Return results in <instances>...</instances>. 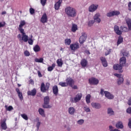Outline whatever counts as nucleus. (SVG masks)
<instances>
[{
  "label": "nucleus",
  "mask_w": 131,
  "mask_h": 131,
  "mask_svg": "<svg viewBox=\"0 0 131 131\" xmlns=\"http://www.w3.org/2000/svg\"><path fill=\"white\" fill-rule=\"evenodd\" d=\"M126 23L127 24L128 28L124 26H121L120 27L119 30V27L117 25H115L114 27V30L116 34H117V35H121L122 34V32H127L128 30L131 31V19L130 18L127 17L125 19Z\"/></svg>",
  "instance_id": "f257e3e1"
},
{
  "label": "nucleus",
  "mask_w": 131,
  "mask_h": 131,
  "mask_svg": "<svg viewBox=\"0 0 131 131\" xmlns=\"http://www.w3.org/2000/svg\"><path fill=\"white\" fill-rule=\"evenodd\" d=\"M126 63V58L125 57H122L120 59V64H117L113 66V68L115 70H119V73H122L123 71L122 70V67L125 65Z\"/></svg>",
  "instance_id": "f03ea898"
},
{
  "label": "nucleus",
  "mask_w": 131,
  "mask_h": 131,
  "mask_svg": "<svg viewBox=\"0 0 131 131\" xmlns=\"http://www.w3.org/2000/svg\"><path fill=\"white\" fill-rule=\"evenodd\" d=\"M65 13L68 16V17L74 18V17H76L77 14V11L75 8L72 7L68 6L65 9Z\"/></svg>",
  "instance_id": "7ed1b4c3"
},
{
  "label": "nucleus",
  "mask_w": 131,
  "mask_h": 131,
  "mask_svg": "<svg viewBox=\"0 0 131 131\" xmlns=\"http://www.w3.org/2000/svg\"><path fill=\"white\" fill-rule=\"evenodd\" d=\"M82 98V93H78L74 98H71L70 102L71 103H77L79 102L81 98Z\"/></svg>",
  "instance_id": "20e7f679"
},
{
  "label": "nucleus",
  "mask_w": 131,
  "mask_h": 131,
  "mask_svg": "<svg viewBox=\"0 0 131 131\" xmlns=\"http://www.w3.org/2000/svg\"><path fill=\"white\" fill-rule=\"evenodd\" d=\"M50 83L47 82L45 84V83H42L40 86V91L42 93H46L50 90Z\"/></svg>",
  "instance_id": "39448f33"
},
{
  "label": "nucleus",
  "mask_w": 131,
  "mask_h": 131,
  "mask_svg": "<svg viewBox=\"0 0 131 131\" xmlns=\"http://www.w3.org/2000/svg\"><path fill=\"white\" fill-rule=\"evenodd\" d=\"M49 103L50 97H49V96H46L44 98V104L42 105L43 108H46V109L52 108V106L49 105Z\"/></svg>",
  "instance_id": "423d86ee"
},
{
  "label": "nucleus",
  "mask_w": 131,
  "mask_h": 131,
  "mask_svg": "<svg viewBox=\"0 0 131 131\" xmlns=\"http://www.w3.org/2000/svg\"><path fill=\"white\" fill-rule=\"evenodd\" d=\"M114 75L118 78L117 81V84H118V85H120V84L123 83V81H124V79H123V77L122 76V74H115Z\"/></svg>",
  "instance_id": "0eeeda50"
},
{
  "label": "nucleus",
  "mask_w": 131,
  "mask_h": 131,
  "mask_svg": "<svg viewBox=\"0 0 131 131\" xmlns=\"http://www.w3.org/2000/svg\"><path fill=\"white\" fill-rule=\"evenodd\" d=\"M66 82L67 83L68 86L69 85V86H71V88H72L74 84V80L71 77H68L66 79Z\"/></svg>",
  "instance_id": "6e6552de"
},
{
  "label": "nucleus",
  "mask_w": 131,
  "mask_h": 131,
  "mask_svg": "<svg viewBox=\"0 0 131 131\" xmlns=\"http://www.w3.org/2000/svg\"><path fill=\"white\" fill-rule=\"evenodd\" d=\"M98 8H99L98 5L92 4L89 7V11L91 13H93V12L97 11Z\"/></svg>",
  "instance_id": "1a4fd4ad"
},
{
  "label": "nucleus",
  "mask_w": 131,
  "mask_h": 131,
  "mask_svg": "<svg viewBox=\"0 0 131 131\" xmlns=\"http://www.w3.org/2000/svg\"><path fill=\"white\" fill-rule=\"evenodd\" d=\"M89 83L93 85H97L99 83V80L96 78H91L89 79Z\"/></svg>",
  "instance_id": "9d476101"
},
{
  "label": "nucleus",
  "mask_w": 131,
  "mask_h": 131,
  "mask_svg": "<svg viewBox=\"0 0 131 131\" xmlns=\"http://www.w3.org/2000/svg\"><path fill=\"white\" fill-rule=\"evenodd\" d=\"M7 119H4L3 120H2L0 124L2 129L6 130L8 128V126L7 125Z\"/></svg>",
  "instance_id": "9b49d317"
},
{
  "label": "nucleus",
  "mask_w": 131,
  "mask_h": 131,
  "mask_svg": "<svg viewBox=\"0 0 131 131\" xmlns=\"http://www.w3.org/2000/svg\"><path fill=\"white\" fill-rule=\"evenodd\" d=\"M87 37H88V36L86 35V34H85L84 33H82V35L80 37V38L79 39V43L81 45L84 42V41H85V40H86Z\"/></svg>",
  "instance_id": "f8f14e48"
},
{
  "label": "nucleus",
  "mask_w": 131,
  "mask_h": 131,
  "mask_svg": "<svg viewBox=\"0 0 131 131\" xmlns=\"http://www.w3.org/2000/svg\"><path fill=\"white\" fill-rule=\"evenodd\" d=\"M70 48L72 51H75L79 48V43L78 42L73 43L70 45Z\"/></svg>",
  "instance_id": "ddd939ff"
},
{
  "label": "nucleus",
  "mask_w": 131,
  "mask_h": 131,
  "mask_svg": "<svg viewBox=\"0 0 131 131\" xmlns=\"http://www.w3.org/2000/svg\"><path fill=\"white\" fill-rule=\"evenodd\" d=\"M21 33V39L25 42H27L28 41V35H27L26 33L24 32V31L20 32Z\"/></svg>",
  "instance_id": "4468645a"
},
{
  "label": "nucleus",
  "mask_w": 131,
  "mask_h": 131,
  "mask_svg": "<svg viewBox=\"0 0 131 131\" xmlns=\"http://www.w3.org/2000/svg\"><path fill=\"white\" fill-rule=\"evenodd\" d=\"M100 17H101L100 13H96L94 16V21L97 23H100L101 19L100 18Z\"/></svg>",
  "instance_id": "2eb2a0df"
},
{
  "label": "nucleus",
  "mask_w": 131,
  "mask_h": 131,
  "mask_svg": "<svg viewBox=\"0 0 131 131\" xmlns=\"http://www.w3.org/2000/svg\"><path fill=\"white\" fill-rule=\"evenodd\" d=\"M26 24V23H25V20H21L20 23V25L18 26V30L20 31H24V29H23V26Z\"/></svg>",
  "instance_id": "dca6fc26"
},
{
  "label": "nucleus",
  "mask_w": 131,
  "mask_h": 131,
  "mask_svg": "<svg viewBox=\"0 0 131 131\" xmlns=\"http://www.w3.org/2000/svg\"><path fill=\"white\" fill-rule=\"evenodd\" d=\"M36 89L35 88H34L31 91H28L27 92V95L28 96H32V97H34L36 95Z\"/></svg>",
  "instance_id": "f3484780"
},
{
  "label": "nucleus",
  "mask_w": 131,
  "mask_h": 131,
  "mask_svg": "<svg viewBox=\"0 0 131 131\" xmlns=\"http://www.w3.org/2000/svg\"><path fill=\"white\" fill-rule=\"evenodd\" d=\"M104 94L105 95V96L107 98V99H109L110 100H112V99H114V96L112 95L111 93H109L107 91H104Z\"/></svg>",
  "instance_id": "a211bd4d"
},
{
  "label": "nucleus",
  "mask_w": 131,
  "mask_h": 131,
  "mask_svg": "<svg viewBox=\"0 0 131 131\" xmlns=\"http://www.w3.org/2000/svg\"><path fill=\"white\" fill-rule=\"evenodd\" d=\"M40 21L41 23H47L48 22V16H47V13H44L40 19Z\"/></svg>",
  "instance_id": "6ab92c4d"
},
{
  "label": "nucleus",
  "mask_w": 131,
  "mask_h": 131,
  "mask_svg": "<svg viewBox=\"0 0 131 131\" xmlns=\"http://www.w3.org/2000/svg\"><path fill=\"white\" fill-rule=\"evenodd\" d=\"M100 59L103 67H107V66H108V63H107V60H106V58L104 57H101Z\"/></svg>",
  "instance_id": "aec40b11"
},
{
  "label": "nucleus",
  "mask_w": 131,
  "mask_h": 131,
  "mask_svg": "<svg viewBox=\"0 0 131 131\" xmlns=\"http://www.w3.org/2000/svg\"><path fill=\"white\" fill-rule=\"evenodd\" d=\"M52 91L55 96H58V94L59 93V89H58V86H57V85H55L53 86Z\"/></svg>",
  "instance_id": "412c9836"
},
{
  "label": "nucleus",
  "mask_w": 131,
  "mask_h": 131,
  "mask_svg": "<svg viewBox=\"0 0 131 131\" xmlns=\"http://www.w3.org/2000/svg\"><path fill=\"white\" fill-rule=\"evenodd\" d=\"M15 91L17 93L19 99L20 101H23V94H22V92H20V89H19V88H16Z\"/></svg>",
  "instance_id": "4be33fe9"
},
{
  "label": "nucleus",
  "mask_w": 131,
  "mask_h": 131,
  "mask_svg": "<svg viewBox=\"0 0 131 131\" xmlns=\"http://www.w3.org/2000/svg\"><path fill=\"white\" fill-rule=\"evenodd\" d=\"M91 105L93 108H95L96 109H100L101 107V104L96 102H92Z\"/></svg>",
  "instance_id": "5701e85b"
},
{
  "label": "nucleus",
  "mask_w": 131,
  "mask_h": 131,
  "mask_svg": "<svg viewBox=\"0 0 131 131\" xmlns=\"http://www.w3.org/2000/svg\"><path fill=\"white\" fill-rule=\"evenodd\" d=\"M80 64L82 67H86L88 66V62L85 58L81 60Z\"/></svg>",
  "instance_id": "b1692460"
},
{
  "label": "nucleus",
  "mask_w": 131,
  "mask_h": 131,
  "mask_svg": "<svg viewBox=\"0 0 131 131\" xmlns=\"http://www.w3.org/2000/svg\"><path fill=\"white\" fill-rule=\"evenodd\" d=\"M62 0H59L54 5V8L55 10H59V8L61 6V4H62Z\"/></svg>",
  "instance_id": "393cba45"
},
{
  "label": "nucleus",
  "mask_w": 131,
  "mask_h": 131,
  "mask_svg": "<svg viewBox=\"0 0 131 131\" xmlns=\"http://www.w3.org/2000/svg\"><path fill=\"white\" fill-rule=\"evenodd\" d=\"M68 112L70 115H74V113H75V108L73 107H70L68 109Z\"/></svg>",
  "instance_id": "a878e982"
},
{
  "label": "nucleus",
  "mask_w": 131,
  "mask_h": 131,
  "mask_svg": "<svg viewBox=\"0 0 131 131\" xmlns=\"http://www.w3.org/2000/svg\"><path fill=\"white\" fill-rule=\"evenodd\" d=\"M33 51L35 52V53H37L38 52H40V47L38 45H36L33 47Z\"/></svg>",
  "instance_id": "bb28decb"
},
{
  "label": "nucleus",
  "mask_w": 131,
  "mask_h": 131,
  "mask_svg": "<svg viewBox=\"0 0 131 131\" xmlns=\"http://www.w3.org/2000/svg\"><path fill=\"white\" fill-rule=\"evenodd\" d=\"M56 63L58 67H62V66H63V60L61 59V58L58 59L56 60Z\"/></svg>",
  "instance_id": "cd10ccee"
},
{
  "label": "nucleus",
  "mask_w": 131,
  "mask_h": 131,
  "mask_svg": "<svg viewBox=\"0 0 131 131\" xmlns=\"http://www.w3.org/2000/svg\"><path fill=\"white\" fill-rule=\"evenodd\" d=\"M116 127L117 128H123V125L122 124V122L121 121H119L116 124Z\"/></svg>",
  "instance_id": "c85d7f7f"
},
{
  "label": "nucleus",
  "mask_w": 131,
  "mask_h": 131,
  "mask_svg": "<svg viewBox=\"0 0 131 131\" xmlns=\"http://www.w3.org/2000/svg\"><path fill=\"white\" fill-rule=\"evenodd\" d=\"M77 30V25L75 24H72L71 31L72 32H75Z\"/></svg>",
  "instance_id": "c756f323"
},
{
  "label": "nucleus",
  "mask_w": 131,
  "mask_h": 131,
  "mask_svg": "<svg viewBox=\"0 0 131 131\" xmlns=\"http://www.w3.org/2000/svg\"><path fill=\"white\" fill-rule=\"evenodd\" d=\"M122 42H123V38L121 36H120L118 37V39L117 42V46H119V45H120V43H122Z\"/></svg>",
  "instance_id": "7c9ffc66"
},
{
  "label": "nucleus",
  "mask_w": 131,
  "mask_h": 131,
  "mask_svg": "<svg viewBox=\"0 0 131 131\" xmlns=\"http://www.w3.org/2000/svg\"><path fill=\"white\" fill-rule=\"evenodd\" d=\"M56 67V64L53 63L51 66L48 68V71L51 72L54 70V68Z\"/></svg>",
  "instance_id": "2f4dec72"
},
{
  "label": "nucleus",
  "mask_w": 131,
  "mask_h": 131,
  "mask_svg": "<svg viewBox=\"0 0 131 131\" xmlns=\"http://www.w3.org/2000/svg\"><path fill=\"white\" fill-rule=\"evenodd\" d=\"M64 43L66 46H70L71 43V39L67 38L64 40Z\"/></svg>",
  "instance_id": "473e14b6"
},
{
  "label": "nucleus",
  "mask_w": 131,
  "mask_h": 131,
  "mask_svg": "<svg viewBox=\"0 0 131 131\" xmlns=\"http://www.w3.org/2000/svg\"><path fill=\"white\" fill-rule=\"evenodd\" d=\"M86 103L90 104L91 103V95L88 94L86 96Z\"/></svg>",
  "instance_id": "72a5a7b5"
},
{
  "label": "nucleus",
  "mask_w": 131,
  "mask_h": 131,
  "mask_svg": "<svg viewBox=\"0 0 131 131\" xmlns=\"http://www.w3.org/2000/svg\"><path fill=\"white\" fill-rule=\"evenodd\" d=\"M107 113L110 115H114V112L113 111V110L111 108H108L107 109Z\"/></svg>",
  "instance_id": "f704fd0d"
},
{
  "label": "nucleus",
  "mask_w": 131,
  "mask_h": 131,
  "mask_svg": "<svg viewBox=\"0 0 131 131\" xmlns=\"http://www.w3.org/2000/svg\"><path fill=\"white\" fill-rule=\"evenodd\" d=\"M35 62H37V63H42L43 62V58H35Z\"/></svg>",
  "instance_id": "c9c22d12"
},
{
  "label": "nucleus",
  "mask_w": 131,
  "mask_h": 131,
  "mask_svg": "<svg viewBox=\"0 0 131 131\" xmlns=\"http://www.w3.org/2000/svg\"><path fill=\"white\" fill-rule=\"evenodd\" d=\"M5 108L7 111H12V110H13V106H12V105H10L8 107V105H6Z\"/></svg>",
  "instance_id": "e433bc0d"
},
{
  "label": "nucleus",
  "mask_w": 131,
  "mask_h": 131,
  "mask_svg": "<svg viewBox=\"0 0 131 131\" xmlns=\"http://www.w3.org/2000/svg\"><path fill=\"white\" fill-rule=\"evenodd\" d=\"M112 11L113 16H118L119 15H120V12H119V11L115 10Z\"/></svg>",
  "instance_id": "4c0bfd02"
},
{
  "label": "nucleus",
  "mask_w": 131,
  "mask_h": 131,
  "mask_svg": "<svg viewBox=\"0 0 131 131\" xmlns=\"http://www.w3.org/2000/svg\"><path fill=\"white\" fill-rule=\"evenodd\" d=\"M39 114L43 116V115H45V111L41 108H39L38 110Z\"/></svg>",
  "instance_id": "58836bf2"
},
{
  "label": "nucleus",
  "mask_w": 131,
  "mask_h": 131,
  "mask_svg": "<svg viewBox=\"0 0 131 131\" xmlns=\"http://www.w3.org/2000/svg\"><path fill=\"white\" fill-rule=\"evenodd\" d=\"M59 85H60L61 86H62V87H66V86H68L67 85V83H66V82H59Z\"/></svg>",
  "instance_id": "ea45409f"
},
{
  "label": "nucleus",
  "mask_w": 131,
  "mask_h": 131,
  "mask_svg": "<svg viewBox=\"0 0 131 131\" xmlns=\"http://www.w3.org/2000/svg\"><path fill=\"white\" fill-rule=\"evenodd\" d=\"M21 116L24 119H25V120H28V116H27L26 114H21Z\"/></svg>",
  "instance_id": "a19ab883"
},
{
  "label": "nucleus",
  "mask_w": 131,
  "mask_h": 131,
  "mask_svg": "<svg viewBox=\"0 0 131 131\" xmlns=\"http://www.w3.org/2000/svg\"><path fill=\"white\" fill-rule=\"evenodd\" d=\"M95 23V21L94 20H90L89 22H88V26L90 27H91V26H93V24Z\"/></svg>",
  "instance_id": "79ce46f5"
},
{
  "label": "nucleus",
  "mask_w": 131,
  "mask_h": 131,
  "mask_svg": "<svg viewBox=\"0 0 131 131\" xmlns=\"http://www.w3.org/2000/svg\"><path fill=\"white\" fill-rule=\"evenodd\" d=\"M122 54L123 56L125 57H127L128 56V52H126L125 50L123 51Z\"/></svg>",
  "instance_id": "37998d69"
},
{
  "label": "nucleus",
  "mask_w": 131,
  "mask_h": 131,
  "mask_svg": "<svg viewBox=\"0 0 131 131\" xmlns=\"http://www.w3.org/2000/svg\"><path fill=\"white\" fill-rule=\"evenodd\" d=\"M28 43L30 45V46H32V45H33V39H32V38H29L28 40Z\"/></svg>",
  "instance_id": "c03bdc74"
},
{
  "label": "nucleus",
  "mask_w": 131,
  "mask_h": 131,
  "mask_svg": "<svg viewBox=\"0 0 131 131\" xmlns=\"http://www.w3.org/2000/svg\"><path fill=\"white\" fill-rule=\"evenodd\" d=\"M84 111L86 112H91V109L88 106H85L83 107Z\"/></svg>",
  "instance_id": "a18cd8bd"
},
{
  "label": "nucleus",
  "mask_w": 131,
  "mask_h": 131,
  "mask_svg": "<svg viewBox=\"0 0 131 131\" xmlns=\"http://www.w3.org/2000/svg\"><path fill=\"white\" fill-rule=\"evenodd\" d=\"M40 4L44 7V6H46V4H47V0H40Z\"/></svg>",
  "instance_id": "49530a36"
},
{
  "label": "nucleus",
  "mask_w": 131,
  "mask_h": 131,
  "mask_svg": "<svg viewBox=\"0 0 131 131\" xmlns=\"http://www.w3.org/2000/svg\"><path fill=\"white\" fill-rule=\"evenodd\" d=\"M107 17H113V11L109 12L106 14Z\"/></svg>",
  "instance_id": "de8ad7c7"
},
{
  "label": "nucleus",
  "mask_w": 131,
  "mask_h": 131,
  "mask_svg": "<svg viewBox=\"0 0 131 131\" xmlns=\"http://www.w3.org/2000/svg\"><path fill=\"white\" fill-rule=\"evenodd\" d=\"M24 54H25V56H26V57H29V56H30V53H29V52H28V51L26 50L24 52Z\"/></svg>",
  "instance_id": "09e8293b"
},
{
  "label": "nucleus",
  "mask_w": 131,
  "mask_h": 131,
  "mask_svg": "<svg viewBox=\"0 0 131 131\" xmlns=\"http://www.w3.org/2000/svg\"><path fill=\"white\" fill-rule=\"evenodd\" d=\"M35 12V10L32 8H30V13L31 15H33Z\"/></svg>",
  "instance_id": "8fccbe9b"
},
{
  "label": "nucleus",
  "mask_w": 131,
  "mask_h": 131,
  "mask_svg": "<svg viewBox=\"0 0 131 131\" xmlns=\"http://www.w3.org/2000/svg\"><path fill=\"white\" fill-rule=\"evenodd\" d=\"M109 128L110 129V131H120V130H119L117 128H116L115 129H112V128H113V127L112 126H110Z\"/></svg>",
  "instance_id": "3c124183"
},
{
  "label": "nucleus",
  "mask_w": 131,
  "mask_h": 131,
  "mask_svg": "<svg viewBox=\"0 0 131 131\" xmlns=\"http://www.w3.org/2000/svg\"><path fill=\"white\" fill-rule=\"evenodd\" d=\"M84 122V120L81 119L78 121V124H82Z\"/></svg>",
  "instance_id": "603ef678"
},
{
  "label": "nucleus",
  "mask_w": 131,
  "mask_h": 131,
  "mask_svg": "<svg viewBox=\"0 0 131 131\" xmlns=\"http://www.w3.org/2000/svg\"><path fill=\"white\" fill-rule=\"evenodd\" d=\"M126 112H127V113H128V114H131V107H129L126 110Z\"/></svg>",
  "instance_id": "864d4df0"
},
{
  "label": "nucleus",
  "mask_w": 131,
  "mask_h": 131,
  "mask_svg": "<svg viewBox=\"0 0 131 131\" xmlns=\"http://www.w3.org/2000/svg\"><path fill=\"white\" fill-rule=\"evenodd\" d=\"M128 126L129 128H131V118L129 119V122L128 123Z\"/></svg>",
  "instance_id": "5fc2aeb1"
},
{
  "label": "nucleus",
  "mask_w": 131,
  "mask_h": 131,
  "mask_svg": "<svg viewBox=\"0 0 131 131\" xmlns=\"http://www.w3.org/2000/svg\"><path fill=\"white\" fill-rule=\"evenodd\" d=\"M128 8L129 11H131V2L128 3Z\"/></svg>",
  "instance_id": "6e6d98bb"
},
{
  "label": "nucleus",
  "mask_w": 131,
  "mask_h": 131,
  "mask_svg": "<svg viewBox=\"0 0 131 131\" xmlns=\"http://www.w3.org/2000/svg\"><path fill=\"white\" fill-rule=\"evenodd\" d=\"M127 104L129 105V106H131V97L129 98Z\"/></svg>",
  "instance_id": "4d7b16f0"
},
{
  "label": "nucleus",
  "mask_w": 131,
  "mask_h": 131,
  "mask_svg": "<svg viewBox=\"0 0 131 131\" xmlns=\"http://www.w3.org/2000/svg\"><path fill=\"white\" fill-rule=\"evenodd\" d=\"M104 90L101 89L100 90V94L101 95V96H104Z\"/></svg>",
  "instance_id": "13d9d810"
},
{
  "label": "nucleus",
  "mask_w": 131,
  "mask_h": 131,
  "mask_svg": "<svg viewBox=\"0 0 131 131\" xmlns=\"http://www.w3.org/2000/svg\"><path fill=\"white\" fill-rule=\"evenodd\" d=\"M38 75L39 77H41L42 76V75H41V73H40V71H38Z\"/></svg>",
  "instance_id": "bf43d9fd"
},
{
  "label": "nucleus",
  "mask_w": 131,
  "mask_h": 131,
  "mask_svg": "<svg viewBox=\"0 0 131 131\" xmlns=\"http://www.w3.org/2000/svg\"><path fill=\"white\" fill-rule=\"evenodd\" d=\"M72 89H73L74 90H77L78 88H77V85H75L73 86V87H72Z\"/></svg>",
  "instance_id": "052dcab7"
},
{
  "label": "nucleus",
  "mask_w": 131,
  "mask_h": 131,
  "mask_svg": "<svg viewBox=\"0 0 131 131\" xmlns=\"http://www.w3.org/2000/svg\"><path fill=\"white\" fill-rule=\"evenodd\" d=\"M6 25V24L4 23V24H2V23H0V28L1 27H4Z\"/></svg>",
  "instance_id": "680f3d73"
},
{
  "label": "nucleus",
  "mask_w": 131,
  "mask_h": 131,
  "mask_svg": "<svg viewBox=\"0 0 131 131\" xmlns=\"http://www.w3.org/2000/svg\"><path fill=\"white\" fill-rule=\"evenodd\" d=\"M40 125V123L39 122H38L36 125L37 128H39Z\"/></svg>",
  "instance_id": "e2e57ef3"
},
{
  "label": "nucleus",
  "mask_w": 131,
  "mask_h": 131,
  "mask_svg": "<svg viewBox=\"0 0 131 131\" xmlns=\"http://www.w3.org/2000/svg\"><path fill=\"white\" fill-rule=\"evenodd\" d=\"M5 14H7V12L3 11V12H2V15H5Z\"/></svg>",
  "instance_id": "0e129e2a"
},
{
  "label": "nucleus",
  "mask_w": 131,
  "mask_h": 131,
  "mask_svg": "<svg viewBox=\"0 0 131 131\" xmlns=\"http://www.w3.org/2000/svg\"><path fill=\"white\" fill-rule=\"evenodd\" d=\"M17 38H21V34H19L17 35Z\"/></svg>",
  "instance_id": "69168bd1"
},
{
  "label": "nucleus",
  "mask_w": 131,
  "mask_h": 131,
  "mask_svg": "<svg viewBox=\"0 0 131 131\" xmlns=\"http://www.w3.org/2000/svg\"><path fill=\"white\" fill-rule=\"evenodd\" d=\"M29 82H30V83H32V82H33V80L30 79V80H29Z\"/></svg>",
  "instance_id": "338daca9"
},
{
  "label": "nucleus",
  "mask_w": 131,
  "mask_h": 131,
  "mask_svg": "<svg viewBox=\"0 0 131 131\" xmlns=\"http://www.w3.org/2000/svg\"><path fill=\"white\" fill-rule=\"evenodd\" d=\"M126 84H127V85H128L129 84V82L127 81V82H126Z\"/></svg>",
  "instance_id": "774afa93"
}]
</instances>
